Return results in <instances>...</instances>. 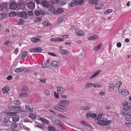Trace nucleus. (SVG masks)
Returning <instances> with one entry per match:
<instances>
[{
  "label": "nucleus",
  "mask_w": 131,
  "mask_h": 131,
  "mask_svg": "<svg viewBox=\"0 0 131 131\" xmlns=\"http://www.w3.org/2000/svg\"><path fill=\"white\" fill-rule=\"evenodd\" d=\"M103 7V5L101 3H99L97 4L95 6V9L97 10L102 9Z\"/></svg>",
  "instance_id": "nucleus-16"
},
{
  "label": "nucleus",
  "mask_w": 131,
  "mask_h": 131,
  "mask_svg": "<svg viewBox=\"0 0 131 131\" xmlns=\"http://www.w3.org/2000/svg\"><path fill=\"white\" fill-rule=\"evenodd\" d=\"M47 129L49 131H55V128L51 126H48Z\"/></svg>",
  "instance_id": "nucleus-50"
},
{
  "label": "nucleus",
  "mask_w": 131,
  "mask_h": 131,
  "mask_svg": "<svg viewBox=\"0 0 131 131\" xmlns=\"http://www.w3.org/2000/svg\"><path fill=\"white\" fill-rule=\"evenodd\" d=\"M42 5L44 8L47 9L50 12H53L54 10V8L53 6L49 4L47 1L43 0L42 2Z\"/></svg>",
  "instance_id": "nucleus-1"
},
{
  "label": "nucleus",
  "mask_w": 131,
  "mask_h": 131,
  "mask_svg": "<svg viewBox=\"0 0 131 131\" xmlns=\"http://www.w3.org/2000/svg\"><path fill=\"white\" fill-rule=\"evenodd\" d=\"M91 86H93V83H87L85 84V87L86 88H88Z\"/></svg>",
  "instance_id": "nucleus-42"
},
{
  "label": "nucleus",
  "mask_w": 131,
  "mask_h": 131,
  "mask_svg": "<svg viewBox=\"0 0 131 131\" xmlns=\"http://www.w3.org/2000/svg\"><path fill=\"white\" fill-rule=\"evenodd\" d=\"M13 121L15 123L19 121V116H15L12 117Z\"/></svg>",
  "instance_id": "nucleus-36"
},
{
  "label": "nucleus",
  "mask_w": 131,
  "mask_h": 131,
  "mask_svg": "<svg viewBox=\"0 0 131 131\" xmlns=\"http://www.w3.org/2000/svg\"><path fill=\"white\" fill-rule=\"evenodd\" d=\"M25 21L22 19L20 18L17 20V24L18 25H21L24 23Z\"/></svg>",
  "instance_id": "nucleus-32"
},
{
  "label": "nucleus",
  "mask_w": 131,
  "mask_h": 131,
  "mask_svg": "<svg viewBox=\"0 0 131 131\" xmlns=\"http://www.w3.org/2000/svg\"><path fill=\"white\" fill-rule=\"evenodd\" d=\"M54 108L59 111L62 112H64L61 106L59 104H56L53 107Z\"/></svg>",
  "instance_id": "nucleus-12"
},
{
  "label": "nucleus",
  "mask_w": 131,
  "mask_h": 131,
  "mask_svg": "<svg viewBox=\"0 0 131 131\" xmlns=\"http://www.w3.org/2000/svg\"><path fill=\"white\" fill-rule=\"evenodd\" d=\"M28 14L29 16H31L33 15V13L32 11H29L28 12Z\"/></svg>",
  "instance_id": "nucleus-64"
},
{
  "label": "nucleus",
  "mask_w": 131,
  "mask_h": 131,
  "mask_svg": "<svg viewBox=\"0 0 131 131\" xmlns=\"http://www.w3.org/2000/svg\"><path fill=\"white\" fill-rule=\"evenodd\" d=\"M7 15V14L5 13H3L0 15V19L1 20L5 18Z\"/></svg>",
  "instance_id": "nucleus-43"
},
{
  "label": "nucleus",
  "mask_w": 131,
  "mask_h": 131,
  "mask_svg": "<svg viewBox=\"0 0 131 131\" xmlns=\"http://www.w3.org/2000/svg\"><path fill=\"white\" fill-rule=\"evenodd\" d=\"M8 5L6 3L0 4V11L5 12L7 9Z\"/></svg>",
  "instance_id": "nucleus-4"
},
{
  "label": "nucleus",
  "mask_w": 131,
  "mask_h": 131,
  "mask_svg": "<svg viewBox=\"0 0 131 131\" xmlns=\"http://www.w3.org/2000/svg\"><path fill=\"white\" fill-rule=\"evenodd\" d=\"M58 94V93H57L55 91L54 92V96L56 98L58 99L59 98V96Z\"/></svg>",
  "instance_id": "nucleus-53"
},
{
  "label": "nucleus",
  "mask_w": 131,
  "mask_h": 131,
  "mask_svg": "<svg viewBox=\"0 0 131 131\" xmlns=\"http://www.w3.org/2000/svg\"><path fill=\"white\" fill-rule=\"evenodd\" d=\"M103 113H101L98 115V116L97 117L96 116V117L95 118V119L99 121V119H101L102 118V117L103 115Z\"/></svg>",
  "instance_id": "nucleus-34"
},
{
  "label": "nucleus",
  "mask_w": 131,
  "mask_h": 131,
  "mask_svg": "<svg viewBox=\"0 0 131 131\" xmlns=\"http://www.w3.org/2000/svg\"><path fill=\"white\" fill-rule=\"evenodd\" d=\"M65 90V89L64 88L60 86L58 87L57 89V91L58 93L59 94L64 93Z\"/></svg>",
  "instance_id": "nucleus-8"
},
{
  "label": "nucleus",
  "mask_w": 131,
  "mask_h": 131,
  "mask_svg": "<svg viewBox=\"0 0 131 131\" xmlns=\"http://www.w3.org/2000/svg\"><path fill=\"white\" fill-rule=\"evenodd\" d=\"M101 72V71L99 70L96 71L94 73L90 78V79H91L95 77L96 75L99 74V73Z\"/></svg>",
  "instance_id": "nucleus-25"
},
{
  "label": "nucleus",
  "mask_w": 131,
  "mask_h": 131,
  "mask_svg": "<svg viewBox=\"0 0 131 131\" xmlns=\"http://www.w3.org/2000/svg\"><path fill=\"white\" fill-rule=\"evenodd\" d=\"M66 3V2L64 1H59V3L57 4L60 6H63Z\"/></svg>",
  "instance_id": "nucleus-39"
},
{
  "label": "nucleus",
  "mask_w": 131,
  "mask_h": 131,
  "mask_svg": "<svg viewBox=\"0 0 131 131\" xmlns=\"http://www.w3.org/2000/svg\"><path fill=\"white\" fill-rule=\"evenodd\" d=\"M115 86V85L113 84L112 83L110 84L109 85V91L111 92L113 90Z\"/></svg>",
  "instance_id": "nucleus-33"
},
{
  "label": "nucleus",
  "mask_w": 131,
  "mask_h": 131,
  "mask_svg": "<svg viewBox=\"0 0 131 131\" xmlns=\"http://www.w3.org/2000/svg\"><path fill=\"white\" fill-rule=\"evenodd\" d=\"M36 115L32 113H30L29 114L28 117L32 119H34L36 118Z\"/></svg>",
  "instance_id": "nucleus-31"
},
{
  "label": "nucleus",
  "mask_w": 131,
  "mask_h": 131,
  "mask_svg": "<svg viewBox=\"0 0 131 131\" xmlns=\"http://www.w3.org/2000/svg\"><path fill=\"white\" fill-rule=\"evenodd\" d=\"M42 24L45 26H48L50 25V23L48 21H46L43 22Z\"/></svg>",
  "instance_id": "nucleus-48"
},
{
  "label": "nucleus",
  "mask_w": 131,
  "mask_h": 131,
  "mask_svg": "<svg viewBox=\"0 0 131 131\" xmlns=\"http://www.w3.org/2000/svg\"><path fill=\"white\" fill-rule=\"evenodd\" d=\"M21 108L20 107H16L15 106L14 111L15 112L14 113H16V115L18 113H19L21 112Z\"/></svg>",
  "instance_id": "nucleus-20"
},
{
  "label": "nucleus",
  "mask_w": 131,
  "mask_h": 131,
  "mask_svg": "<svg viewBox=\"0 0 131 131\" xmlns=\"http://www.w3.org/2000/svg\"><path fill=\"white\" fill-rule=\"evenodd\" d=\"M40 40L38 38H32L31 39V41L34 42H37L39 41Z\"/></svg>",
  "instance_id": "nucleus-41"
},
{
  "label": "nucleus",
  "mask_w": 131,
  "mask_h": 131,
  "mask_svg": "<svg viewBox=\"0 0 131 131\" xmlns=\"http://www.w3.org/2000/svg\"><path fill=\"white\" fill-rule=\"evenodd\" d=\"M39 80L42 83H45L46 82V80L42 78L40 79Z\"/></svg>",
  "instance_id": "nucleus-62"
},
{
  "label": "nucleus",
  "mask_w": 131,
  "mask_h": 131,
  "mask_svg": "<svg viewBox=\"0 0 131 131\" xmlns=\"http://www.w3.org/2000/svg\"><path fill=\"white\" fill-rule=\"evenodd\" d=\"M118 91L119 93L124 95L126 96L128 95L129 94V92L126 90L125 89H118Z\"/></svg>",
  "instance_id": "nucleus-9"
},
{
  "label": "nucleus",
  "mask_w": 131,
  "mask_h": 131,
  "mask_svg": "<svg viewBox=\"0 0 131 131\" xmlns=\"http://www.w3.org/2000/svg\"><path fill=\"white\" fill-rule=\"evenodd\" d=\"M99 38V37L97 35H94L92 36H90L88 38L89 40H92L94 39H96Z\"/></svg>",
  "instance_id": "nucleus-27"
},
{
  "label": "nucleus",
  "mask_w": 131,
  "mask_h": 131,
  "mask_svg": "<svg viewBox=\"0 0 131 131\" xmlns=\"http://www.w3.org/2000/svg\"><path fill=\"white\" fill-rule=\"evenodd\" d=\"M28 94L26 93H24L20 94L19 95V97H25L27 96Z\"/></svg>",
  "instance_id": "nucleus-47"
},
{
  "label": "nucleus",
  "mask_w": 131,
  "mask_h": 131,
  "mask_svg": "<svg viewBox=\"0 0 131 131\" xmlns=\"http://www.w3.org/2000/svg\"><path fill=\"white\" fill-rule=\"evenodd\" d=\"M45 92L46 95L47 96L49 95L50 94V92L48 90H45Z\"/></svg>",
  "instance_id": "nucleus-63"
},
{
  "label": "nucleus",
  "mask_w": 131,
  "mask_h": 131,
  "mask_svg": "<svg viewBox=\"0 0 131 131\" xmlns=\"http://www.w3.org/2000/svg\"><path fill=\"white\" fill-rule=\"evenodd\" d=\"M60 1V0H55V2L53 1H51V2L52 4H54L55 3H56L57 4L59 3V1Z\"/></svg>",
  "instance_id": "nucleus-58"
},
{
  "label": "nucleus",
  "mask_w": 131,
  "mask_h": 131,
  "mask_svg": "<svg viewBox=\"0 0 131 131\" xmlns=\"http://www.w3.org/2000/svg\"><path fill=\"white\" fill-rule=\"evenodd\" d=\"M81 123L82 125L87 126L90 129H92L93 128L91 126L85 122L82 121L81 122Z\"/></svg>",
  "instance_id": "nucleus-22"
},
{
  "label": "nucleus",
  "mask_w": 131,
  "mask_h": 131,
  "mask_svg": "<svg viewBox=\"0 0 131 131\" xmlns=\"http://www.w3.org/2000/svg\"><path fill=\"white\" fill-rule=\"evenodd\" d=\"M123 110L122 111L121 114L125 116L129 113L128 110H129L130 107L129 106H126L123 107Z\"/></svg>",
  "instance_id": "nucleus-6"
},
{
  "label": "nucleus",
  "mask_w": 131,
  "mask_h": 131,
  "mask_svg": "<svg viewBox=\"0 0 131 131\" xmlns=\"http://www.w3.org/2000/svg\"><path fill=\"white\" fill-rule=\"evenodd\" d=\"M36 127L42 129L44 131H45V129H46V127L42 126L41 125H37Z\"/></svg>",
  "instance_id": "nucleus-40"
},
{
  "label": "nucleus",
  "mask_w": 131,
  "mask_h": 131,
  "mask_svg": "<svg viewBox=\"0 0 131 131\" xmlns=\"http://www.w3.org/2000/svg\"><path fill=\"white\" fill-rule=\"evenodd\" d=\"M19 126L22 129H25L26 126L22 124L21 123H20L19 124Z\"/></svg>",
  "instance_id": "nucleus-59"
},
{
  "label": "nucleus",
  "mask_w": 131,
  "mask_h": 131,
  "mask_svg": "<svg viewBox=\"0 0 131 131\" xmlns=\"http://www.w3.org/2000/svg\"><path fill=\"white\" fill-rule=\"evenodd\" d=\"M40 120L45 123H48L49 122L48 120L43 117H40Z\"/></svg>",
  "instance_id": "nucleus-46"
},
{
  "label": "nucleus",
  "mask_w": 131,
  "mask_h": 131,
  "mask_svg": "<svg viewBox=\"0 0 131 131\" xmlns=\"http://www.w3.org/2000/svg\"><path fill=\"white\" fill-rule=\"evenodd\" d=\"M102 44L101 43L99 45L96 46L94 48L93 50L95 51H97L99 50L101 48Z\"/></svg>",
  "instance_id": "nucleus-30"
},
{
  "label": "nucleus",
  "mask_w": 131,
  "mask_h": 131,
  "mask_svg": "<svg viewBox=\"0 0 131 131\" xmlns=\"http://www.w3.org/2000/svg\"><path fill=\"white\" fill-rule=\"evenodd\" d=\"M50 59H48L47 61V62L45 64H42L41 65V66L43 68H47L49 67L50 66V64L49 63V61Z\"/></svg>",
  "instance_id": "nucleus-14"
},
{
  "label": "nucleus",
  "mask_w": 131,
  "mask_h": 131,
  "mask_svg": "<svg viewBox=\"0 0 131 131\" xmlns=\"http://www.w3.org/2000/svg\"><path fill=\"white\" fill-rule=\"evenodd\" d=\"M90 107L89 106H83L82 107V109L85 110H89L90 109Z\"/></svg>",
  "instance_id": "nucleus-57"
},
{
  "label": "nucleus",
  "mask_w": 131,
  "mask_h": 131,
  "mask_svg": "<svg viewBox=\"0 0 131 131\" xmlns=\"http://www.w3.org/2000/svg\"><path fill=\"white\" fill-rule=\"evenodd\" d=\"M93 86L94 88H101L102 87V85L98 83H97L95 84L93 83Z\"/></svg>",
  "instance_id": "nucleus-35"
},
{
  "label": "nucleus",
  "mask_w": 131,
  "mask_h": 131,
  "mask_svg": "<svg viewBox=\"0 0 131 131\" xmlns=\"http://www.w3.org/2000/svg\"><path fill=\"white\" fill-rule=\"evenodd\" d=\"M16 2L14 0L12 1V2L9 5V8L12 10H14L17 8Z\"/></svg>",
  "instance_id": "nucleus-5"
},
{
  "label": "nucleus",
  "mask_w": 131,
  "mask_h": 131,
  "mask_svg": "<svg viewBox=\"0 0 131 131\" xmlns=\"http://www.w3.org/2000/svg\"><path fill=\"white\" fill-rule=\"evenodd\" d=\"M22 90L24 92H27L28 91V89L26 86H24L23 87Z\"/></svg>",
  "instance_id": "nucleus-55"
},
{
  "label": "nucleus",
  "mask_w": 131,
  "mask_h": 131,
  "mask_svg": "<svg viewBox=\"0 0 131 131\" xmlns=\"http://www.w3.org/2000/svg\"><path fill=\"white\" fill-rule=\"evenodd\" d=\"M26 109L28 111H31L32 112H34V109L32 108H31L30 107V105H27L26 106Z\"/></svg>",
  "instance_id": "nucleus-37"
},
{
  "label": "nucleus",
  "mask_w": 131,
  "mask_h": 131,
  "mask_svg": "<svg viewBox=\"0 0 131 131\" xmlns=\"http://www.w3.org/2000/svg\"><path fill=\"white\" fill-rule=\"evenodd\" d=\"M16 113L14 112H6V114L7 116H14L16 115Z\"/></svg>",
  "instance_id": "nucleus-44"
},
{
  "label": "nucleus",
  "mask_w": 131,
  "mask_h": 131,
  "mask_svg": "<svg viewBox=\"0 0 131 131\" xmlns=\"http://www.w3.org/2000/svg\"><path fill=\"white\" fill-rule=\"evenodd\" d=\"M63 40V39L59 37L57 38H56V42H61Z\"/></svg>",
  "instance_id": "nucleus-56"
},
{
  "label": "nucleus",
  "mask_w": 131,
  "mask_h": 131,
  "mask_svg": "<svg viewBox=\"0 0 131 131\" xmlns=\"http://www.w3.org/2000/svg\"><path fill=\"white\" fill-rule=\"evenodd\" d=\"M27 5L28 8L31 9H34L35 7V3L32 2H29L28 4Z\"/></svg>",
  "instance_id": "nucleus-11"
},
{
  "label": "nucleus",
  "mask_w": 131,
  "mask_h": 131,
  "mask_svg": "<svg viewBox=\"0 0 131 131\" xmlns=\"http://www.w3.org/2000/svg\"><path fill=\"white\" fill-rule=\"evenodd\" d=\"M15 106H9L8 108L11 110L14 111L15 107Z\"/></svg>",
  "instance_id": "nucleus-60"
},
{
  "label": "nucleus",
  "mask_w": 131,
  "mask_h": 131,
  "mask_svg": "<svg viewBox=\"0 0 131 131\" xmlns=\"http://www.w3.org/2000/svg\"><path fill=\"white\" fill-rule=\"evenodd\" d=\"M25 7V5L23 3L19 4L17 6V8L18 9H21L23 10Z\"/></svg>",
  "instance_id": "nucleus-15"
},
{
  "label": "nucleus",
  "mask_w": 131,
  "mask_h": 131,
  "mask_svg": "<svg viewBox=\"0 0 131 131\" xmlns=\"http://www.w3.org/2000/svg\"><path fill=\"white\" fill-rule=\"evenodd\" d=\"M76 34L80 36H83L84 35V33L83 31L77 29L75 31Z\"/></svg>",
  "instance_id": "nucleus-13"
},
{
  "label": "nucleus",
  "mask_w": 131,
  "mask_h": 131,
  "mask_svg": "<svg viewBox=\"0 0 131 131\" xmlns=\"http://www.w3.org/2000/svg\"><path fill=\"white\" fill-rule=\"evenodd\" d=\"M11 127L12 128H16L17 127V124L15 123H12L11 124Z\"/></svg>",
  "instance_id": "nucleus-49"
},
{
  "label": "nucleus",
  "mask_w": 131,
  "mask_h": 131,
  "mask_svg": "<svg viewBox=\"0 0 131 131\" xmlns=\"http://www.w3.org/2000/svg\"><path fill=\"white\" fill-rule=\"evenodd\" d=\"M125 119L126 121L131 122V114H128L125 116Z\"/></svg>",
  "instance_id": "nucleus-21"
},
{
  "label": "nucleus",
  "mask_w": 131,
  "mask_h": 131,
  "mask_svg": "<svg viewBox=\"0 0 131 131\" xmlns=\"http://www.w3.org/2000/svg\"><path fill=\"white\" fill-rule=\"evenodd\" d=\"M97 124L99 125L103 126H106L111 123L110 120H99L97 122Z\"/></svg>",
  "instance_id": "nucleus-3"
},
{
  "label": "nucleus",
  "mask_w": 131,
  "mask_h": 131,
  "mask_svg": "<svg viewBox=\"0 0 131 131\" xmlns=\"http://www.w3.org/2000/svg\"><path fill=\"white\" fill-rule=\"evenodd\" d=\"M42 50L40 48H34L29 49V52H40Z\"/></svg>",
  "instance_id": "nucleus-7"
},
{
  "label": "nucleus",
  "mask_w": 131,
  "mask_h": 131,
  "mask_svg": "<svg viewBox=\"0 0 131 131\" xmlns=\"http://www.w3.org/2000/svg\"><path fill=\"white\" fill-rule=\"evenodd\" d=\"M2 90L4 94H6L8 93V92L9 90L10 89L9 87L6 86L3 88Z\"/></svg>",
  "instance_id": "nucleus-19"
},
{
  "label": "nucleus",
  "mask_w": 131,
  "mask_h": 131,
  "mask_svg": "<svg viewBox=\"0 0 131 131\" xmlns=\"http://www.w3.org/2000/svg\"><path fill=\"white\" fill-rule=\"evenodd\" d=\"M15 13L14 12H12L10 13L9 14V15L10 16H14L15 15Z\"/></svg>",
  "instance_id": "nucleus-61"
},
{
  "label": "nucleus",
  "mask_w": 131,
  "mask_h": 131,
  "mask_svg": "<svg viewBox=\"0 0 131 131\" xmlns=\"http://www.w3.org/2000/svg\"><path fill=\"white\" fill-rule=\"evenodd\" d=\"M97 115L95 114H90V113H88L86 114V116L88 117L90 116L92 118H94V119H95V118L96 117Z\"/></svg>",
  "instance_id": "nucleus-24"
},
{
  "label": "nucleus",
  "mask_w": 131,
  "mask_h": 131,
  "mask_svg": "<svg viewBox=\"0 0 131 131\" xmlns=\"http://www.w3.org/2000/svg\"><path fill=\"white\" fill-rule=\"evenodd\" d=\"M89 2L91 4L94 5L98 2L97 0H88Z\"/></svg>",
  "instance_id": "nucleus-38"
},
{
  "label": "nucleus",
  "mask_w": 131,
  "mask_h": 131,
  "mask_svg": "<svg viewBox=\"0 0 131 131\" xmlns=\"http://www.w3.org/2000/svg\"><path fill=\"white\" fill-rule=\"evenodd\" d=\"M25 68L23 67L19 68L16 69L15 71V72L19 73L22 72L25 69Z\"/></svg>",
  "instance_id": "nucleus-26"
},
{
  "label": "nucleus",
  "mask_w": 131,
  "mask_h": 131,
  "mask_svg": "<svg viewBox=\"0 0 131 131\" xmlns=\"http://www.w3.org/2000/svg\"><path fill=\"white\" fill-rule=\"evenodd\" d=\"M42 18H39V17H36L34 20L36 22H40Z\"/></svg>",
  "instance_id": "nucleus-54"
},
{
  "label": "nucleus",
  "mask_w": 131,
  "mask_h": 131,
  "mask_svg": "<svg viewBox=\"0 0 131 131\" xmlns=\"http://www.w3.org/2000/svg\"><path fill=\"white\" fill-rule=\"evenodd\" d=\"M59 104L61 106L64 112L67 110V106L70 104L69 101L67 100H63L59 102Z\"/></svg>",
  "instance_id": "nucleus-2"
},
{
  "label": "nucleus",
  "mask_w": 131,
  "mask_h": 131,
  "mask_svg": "<svg viewBox=\"0 0 131 131\" xmlns=\"http://www.w3.org/2000/svg\"><path fill=\"white\" fill-rule=\"evenodd\" d=\"M122 83L118 81L115 83V87L116 88L118 89H119V88L120 86L122 85Z\"/></svg>",
  "instance_id": "nucleus-28"
},
{
  "label": "nucleus",
  "mask_w": 131,
  "mask_h": 131,
  "mask_svg": "<svg viewBox=\"0 0 131 131\" xmlns=\"http://www.w3.org/2000/svg\"><path fill=\"white\" fill-rule=\"evenodd\" d=\"M51 64L53 67L54 68H57L59 65V63L57 61H53L52 62Z\"/></svg>",
  "instance_id": "nucleus-23"
},
{
  "label": "nucleus",
  "mask_w": 131,
  "mask_h": 131,
  "mask_svg": "<svg viewBox=\"0 0 131 131\" xmlns=\"http://www.w3.org/2000/svg\"><path fill=\"white\" fill-rule=\"evenodd\" d=\"M64 10L61 8H58L56 10H54L53 12V14H57L60 13H62L64 12Z\"/></svg>",
  "instance_id": "nucleus-18"
},
{
  "label": "nucleus",
  "mask_w": 131,
  "mask_h": 131,
  "mask_svg": "<svg viewBox=\"0 0 131 131\" xmlns=\"http://www.w3.org/2000/svg\"><path fill=\"white\" fill-rule=\"evenodd\" d=\"M18 16L20 17L26 18L27 17V13L25 12H19L18 14Z\"/></svg>",
  "instance_id": "nucleus-10"
},
{
  "label": "nucleus",
  "mask_w": 131,
  "mask_h": 131,
  "mask_svg": "<svg viewBox=\"0 0 131 131\" xmlns=\"http://www.w3.org/2000/svg\"><path fill=\"white\" fill-rule=\"evenodd\" d=\"M74 1L75 5L82 4L84 3V1L83 0H74Z\"/></svg>",
  "instance_id": "nucleus-17"
},
{
  "label": "nucleus",
  "mask_w": 131,
  "mask_h": 131,
  "mask_svg": "<svg viewBox=\"0 0 131 131\" xmlns=\"http://www.w3.org/2000/svg\"><path fill=\"white\" fill-rule=\"evenodd\" d=\"M27 54V52L26 51H23L22 53V57L23 58H25Z\"/></svg>",
  "instance_id": "nucleus-51"
},
{
  "label": "nucleus",
  "mask_w": 131,
  "mask_h": 131,
  "mask_svg": "<svg viewBox=\"0 0 131 131\" xmlns=\"http://www.w3.org/2000/svg\"><path fill=\"white\" fill-rule=\"evenodd\" d=\"M54 123L60 126L61 127L63 128L62 126L61 125L60 122L59 120L58 119H56L54 121Z\"/></svg>",
  "instance_id": "nucleus-45"
},
{
  "label": "nucleus",
  "mask_w": 131,
  "mask_h": 131,
  "mask_svg": "<svg viewBox=\"0 0 131 131\" xmlns=\"http://www.w3.org/2000/svg\"><path fill=\"white\" fill-rule=\"evenodd\" d=\"M59 52L61 54H64L67 55L69 54V52L65 50H60Z\"/></svg>",
  "instance_id": "nucleus-29"
},
{
  "label": "nucleus",
  "mask_w": 131,
  "mask_h": 131,
  "mask_svg": "<svg viewBox=\"0 0 131 131\" xmlns=\"http://www.w3.org/2000/svg\"><path fill=\"white\" fill-rule=\"evenodd\" d=\"M113 10L111 9H108L106 10L105 12V14L108 15L112 12Z\"/></svg>",
  "instance_id": "nucleus-52"
}]
</instances>
